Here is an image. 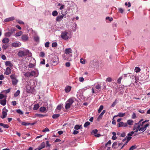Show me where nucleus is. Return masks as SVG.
I'll list each match as a JSON object with an SVG mask.
<instances>
[{"label": "nucleus", "mask_w": 150, "mask_h": 150, "mask_svg": "<svg viewBox=\"0 0 150 150\" xmlns=\"http://www.w3.org/2000/svg\"><path fill=\"white\" fill-rule=\"evenodd\" d=\"M59 59L58 57L55 56L52 59L51 61V63L52 64V65L55 66L58 63Z\"/></svg>", "instance_id": "nucleus-9"}, {"label": "nucleus", "mask_w": 150, "mask_h": 150, "mask_svg": "<svg viewBox=\"0 0 150 150\" xmlns=\"http://www.w3.org/2000/svg\"><path fill=\"white\" fill-rule=\"evenodd\" d=\"M72 51V50L70 48L65 49L64 50L65 53L63 56L64 59L68 61L71 60Z\"/></svg>", "instance_id": "nucleus-2"}, {"label": "nucleus", "mask_w": 150, "mask_h": 150, "mask_svg": "<svg viewBox=\"0 0 150 150\" xmlns=\"http://www.w3.org/2000/svg\"><path fill=\"white\" fill-rule=\"evenodd\" d=\"M136 148V146L135 145L132 146L129 149L130 150H133L134 149H135Z\"/></svg>", "instance_id": "nucleus-55"}, {"label": "nucleus", "mask_w": 150, "mask_h": 150, "mask_svg": "<svg viewBox=\"0 0 150 150\" xmlns=\"http://www.w3.org/2000/svg\"><path fill=\"white\" fill-rule=\"evenodd\" d=\"M16 111L18 113L21 115H22L23 114L22 111L20 109L17 110Z\"/></svg>", "instance_id": "nucleus-53"}, {"label": "nucleus", "mask_w": 150, "mask_h": 150, "mask_svg": "<svg viewBox=\"0 0 150 150\" xmlns=\"http://www.w3.org/2000/svg\"><path fill=\"white\" fill-rule=\"evenodd\" d=\"M61 37L64 40H67L71 38V36L69 34H68L67 30L62 31L61 33Z\"/></svg>", "instance_id": "nucleus-5"}, {"label": "nucleus", "mask_w": 150, "mask_h": 150, "mask_svg": "<svg viewBox=\"0 0 150 150\" xmlns=\"http://www.w3.org/2000/svg\"><path fill=\"white\" fill-rule=\"evenodd\" d=\"M79 80L80 82H83L84 81V78L82 77H80L79 78Z\"/></svg>", "instance_id": "nucleus-64"}, {"label": "nucleus", "mask_w": 150, "mask_h": 150, "mask_svg": "<svg viewBox=\"0 0 150 150\" xmlns=\"http://www.w3.org/2000/svg\"><path fill=\"white\" fill-rule=\"evenodd\" d=\"M34 39L36 42H38L39 41L40 38L38 36L36 35L34 37Z\"/></svg>", "instance_id": "nucleus-27"}, {"label": "nucleus", "mask_w": 150, "mask_h": 150, "mask_svg": "<svg viewBox=\"0 0 150 150\" xmlns=\"http://www.w3.org/2000/svg\"><path fill=\"white\" fill-rule=\"evenodd\" d=\"M47 115H43L39 114H36L35 115L34 117H38L40 118L43 117L45 116H47Z\"/></svg>", "instance_id": "nucleus-16"}, {"label": "nucleus", "mask_w": 150, "mask_h": 150, "mask_svg": "<svg viewBox=\"0 0 150 150\" xmlns=\"http://www.w3.org/2000/svg\"><path fill=\"white\" fill-rule=\"evenodd\" d=\"M9 41V39L7 38H4L2 40V42L4 43L7 44Z\"/></svg>", "instance_id": "nucleus-20"}, {"label": "nucleus", "mask_w": 150, "mask_h": 150, "mask_svg": "<svg viewBox=\"0 0 150 150\" xmlns=\"http://www.w3.org/2000/svg\"><path fill=\"white\" fill-rule=\"evenodd\" d=\"M134 132H135V131L134 132L132 131V132H130L128 134H127L128 137H126V138H127V141H126V142H125V143L122 146L121 148V149H122L125 145H126L127 144L131 139L132 137H130L132 136Z\"/></svg>", "instance_id": "nucleus-7"}, {"label": "nucleus", "mask_w": 150, "mask_h": 150, "mask_svg": "<svg viewBox=\"0 0 150 150\" xmlns=\"http://www.w3.org/2000/svg\"><path fill=\"white\" fill-rule=\"evenodd\" d=\"M8 45L7 44L3 45H2V48L4 50H6L8 48Z\"/></svg>", "instance_id": "nucleus-36"}, {"label": "nucleus", "mask_w": 150, "mask_h": 150, "mask_svg": "<svg viewBox=\"0 0 150 150\" xmlns=\"http://www.w3.org/2000/svg\"><path fill=\"white\" fill-rule=\"evenodd\" d=\"M20 91L19 90H17L14 94V97H16L18 96L20 94Z\"/></svg>", "instance_id": "nucleus-39"}, {"label": "nucleus", "mask_w": 150, "mask_h": 150, "mask_svg": "<svg viewBox=\"0 0 150 150\" xmlns=\"http://www.w3.org/2000/svg\"><path fill=\"white\" fill-rule=\"evenodd\" d=\"M90 124V123L89 122H86L84 125V127H86L88 126Z\"/></svg>", "instance_id": "nucleus-49"}, {"label": "nucleus", "mask_w": 150, "mask_h": 150, "mask_svg": "<svg viewBox=\"0 0 150 150\" xmlns=\"http://www.w3.org/2000/svg\"><path fill=\"white\" fill-rule=\"evenodd\" d=\"M16 31L15 28L11 29V32H8L5 33L4 36L6 37H10L11 35Z\"/></svg>", "instance_id": "nucleus-10"}, {"label": "nucleus", "mask_w": 150, "mask_h": 150, "mask_svg": "<svg viewBox=\"0 0 150 150\" xmlns=\"http://www.w3.org/2000/svg\"><path fill=\"white\" fill-rule=\"evenodd\" d=\"M112 81V79L110 77L106 79V81L108 82H110Z\"/></svg>", "instance_id": "nucleus-63"}, {"label": "nucleus", "mask_w": 150, "mask_h": 150, "mask_svg": "<svg viewBox=\"0 0 150 150\" xmlns=\"http://www.w3.org/2000/svg\"><path fill=\"white\" fill-rule=\"evenodd\" d=\"M15 19V18L13 16L8 18H6L4 20L5 22H8L13 21Z\"/></svg>", "instance_id": "nucleus-17"}, {"label": "nucleus", "mask_w": 150, "mask_h": 150, "mask_svg": "<svg viewBox=\"0 0 150 150\" xmlns=\"http://www.w3.org/2000/svg\"><path fill=\"white\" fill-rule=\"evenodd\" d=\"M29 51L27 49H24L23 50H20L18 53L19 57H22L28 55L30 53Z\"/></svg>", "instance_id": "nucleus-6"}, {"label": "nucleus", "mask_w": 150, "mask_h": 150, "mask_svg": "<svg viewBox=\"0 0 150 150\" xmlns=\"http://www.w3.org/2000/svg\"><path fill=\"white\" fill-rule=\"evenodd\" d=\"M10 89L9 88L6 90L3 91L2 92H3V93L6 94V93H9L10 92Z\"/></svg>", "instance_id": "nucleus-44"}, {"label": "nucleus", "mask_w": 150, "mask_h": 150, "mask_svg": "<svg viewBox=\"0 0 150 150\" xmlns=\"http://www.w3.org/2000/svg\"><path fill=\"white\" fill-rule=\"evenodd\" d=\"M57 43L56 42H53L52 43V47H55L57 46Z\"/></svg>", "instance_id": "nucleus-59"}, {"label": "nucleus", "mask_w": 150, "mask_h": 150, "mask_svg": "<svg viewBox=\"0 0 150 150\" xmlns=\"http://www.w3.org/2000/svg\"><path fill=\"white\" fill-rule=\"evenodd\" d=\"M143 119L141 120L138 122L135 123L133 127V130L135 132H137L138 131H142V132L145 131L147 127H149L150 125L149 123L145 124L149 121V120H146L143 121Z\"/></svg>", "instance_id": "nucleus-1"}, {"label": "nucleus", "mask_w": 150, "mask_h": 150, "mask_svg": "<svg viewBox=\"0 0 150 150\" xmlns=\"http://www.w3.org/2000/svg\"><path fill=\"white\" fill-rule=\"evenodd\" d=\"M39 110L41 112H44L47 111L46 108L45 107H41L39 109Z\"/></svg>", "instance_id": "nucleus-22"}, {"label": "nucleus", "mask_w": 150, "mask_h": 150, "mask_svg": "<svg viewBox=\"0 0 150 150\" xmlns=\"http://www.w3.org/2000/svg\"><path fill=\"white\" fill-rule=\"evenodd\" d=\"M21 43L20 42H13L11 44V46L13 47H19L21 46Z\"/></svg>", "instance_id": "nucleus-13"}, {"label": "nucleus", "mask_w": 150, "mask_h": 150, "mask_svg": "<svg viewBox=\"0 0 150 150\" xmlns=\"http://www.w3.org/2000/svg\"><path fill=\"white\" fill-rule=\"evenodd\" d=\"M31 76H36L37 75H36V72L35 71H32L30 72Z\"/></svg>", "instance_id": "nucleus-41"}, {"label": "nucleus", "mask_w": 150, "mask_h": 150, "mask_svg": "<svg viewBox=\"0 0 150 150\" xmlns=\"http://www.w3.org/2000/svg\"><path fill=\"white\" fill-rule=\"evenodd\" d=\"M81 127V125H76L74 127V129L76 130H78L80 129Z\"/></svg>", "instance_id": "nucleus-46"}, {"label": "nucleus", "mask_w": 150, "mask_h": 150, "mask_svg": "<svg viewBox=\"0 0 150 150\" xmlns=\"http://www.w3.org/2000/svg\"><path fill=\"white\" fill-rule=\"evenodd\" d=\"M52 15L54 16H56L58 15V12L57 11H54L52 13Z\"/></svg>", "instance_id": "nucleus-38"}, {"label": "nucleus", "mask_w": 150, "mask_h": 150, "mask_svg": "<svg viewBox=\"0 0 150 150\" xmlns=\"http://www.w3.org/2000/svg\"><path fill=\"white\" fill-rule=\"evenodd\" d=\"M35 85V83L33 80H30L28 81L26 87L27 92L28 93L31 92V90L34 88L33 86Z\"/></svg>", "instance_id": "nucleus-3"}, {"label": "nucleus", "mask_w": 150, "mask_h": 150, "mask_svg": "<svg viewBox=\"0 0 150 150\" xmlns=\"http://www.w3.org/2000/svg\"><path fill=\"white\" fill-rule=\"evenodd\" d=\"M60 116V115L59 114H55L53 115L52 117L53 119H56Z\"/></svg>", "instance_id": "nucleus-37"}, {"label": "nucleus", "mask_w": 150, "mask_h": 150, "mask_svg": "<svg viewBox=\"0 0 150 150\" xmlns=\"http://www.w3.org/2000/svg\"><path fill=\"white\" fill-rule=\"evenodd\" d=\"M105 19L106 20H108L110 22H111L113 20V18H110L109 17H107Z\"/></svg>", "instance_id": "nucleus-50"}, {"label": "nucleus", "mask_w": 150, "mask_h": 150, "mask_svg": "<svg viewBox=\"0 0 150 150\" xmlns=\"http://www.w3.org/2000/svg\"><path fill=\"white\" fill-rule=\"evenodd\" d=\"M105 110H104L101 113L100 115H99L98 117V119H100L102 118L103 114L105 113Z\"/></svg>", "instance_id": "nucleus-30"}, {"label": "nucleus", "mask_w": 150, "mask_h": 150, "mask_svg": "<svg viewBox=\"0 0 150 150\" xmlns=\"http://www.w3.org/2000/svg\"><path fill=\"white\" fill-rule=\"evenodd\" d=\"M125 115V113H122V112H120L119 113H118V115H117L115 116H114V117H116L117 116H119L120 117H123Z\"/></svg>", "instance_id": "nucleus-28"}, {"label": "nucleus", "mask_w": 150, "mask_h": 150, "mask_svg": "<svg viewBox=\"0 0 150 150\" xmlns=\"http://www.w3.org/2000/svg\"><path fill=\"white\" fill-rule=\"evenodd\" d=\"M103 106L102 105H101L100 106V107L98 110V113H100L102 110L103 109Z\"/></svg>", "instance_id": "nucleus-43"}, {"label": "nucleus", "mask_w": 150, "mask_h": 150, "mask_svg": "<svg viewBox=\"0 0 150 150\" xmlns=\"http://www.w3.org/2000/svg\"><path fill=\"white\" fill-rule=\"evenodd\" d=\"M127 126V123H125L123 122H120L119 123V127H125Z\"/></svg>", "instance_id": "nucleus-18"}, {"label": "nucleus", "mask_w": 150, "mask_h": 150, "mask_svg": "<svg viewBox=\"0 0 150 150\" xmlns=\"http://www.w3.org/2000/svg\"><path fill=\"white\" fill-rule=\"evenodd\" d=\"M45 54L44 52H41L40 53V56L41 57H44L45 56Z\"/></svg>", "instance_id": "nucleus-56"}, {"label": "nucleus", "mask_w": 150, "mask_h": 150, "mask_svg": "<svg viewBox=\"0 0 150 150\" xmlns=\"http://www.w3.org/2000/svg\"><path fill=\"white\" fill-rule=\"evenodd\" d=\"M71 87L69 86H67L65 88V92L66 93L69 92L71 90Z\"/></svg>", "instance_id": "nucleus-19"}, {"label": "nucleus", "mask_w": 150, "mask_h": 150, "mask_svg": "<svg viewBox=\"0 0 150 150\" xmlns=\"http://www.w3.org/2000/svg\"><path fill=\"white\" fill-rule=\"evenodd\" d=\"M77 25L76 23H74L73 24L72 26V29L73 31H75L76 30Z\"/></svg>", "instance_id": "nucleus-23"}, {"label": "nucleus", "mask_w": 150, "mask_h": 150, "mask_svg": "<svg viewBox=\"0 0 150 150\" xmlns=\"http://www.w3.org/2000/svg\"><path fill=\"white\" fill-rule=\"evenodd\" d=\"M62 108V106L61 105H58L57 108V109L60 110H61Z\"/></svg>", "instance_id": "nucleus-61"}, {"label": "nucleus", "mask_w": 150, "mask_h": 150, "mask_svg": "<svg viewBox=\"0 0 150 150\" xmlns=\"http://www.w3.org/2000/svg\"><path fill=\"white\" fill-rule=\"evenodd\" d=\"M24 76L27 77H31L30 73V72H28L25 73L24 74Z\"/></svg>", "instance_id": "nucleus-42"}, {"label": "nucleus", "mask_w": 150, "mask_h": 150, "mask_svg": "<svg viewBox=\"0 0 150 150\" xmlns=\"http://www.w3.org/2000/svg\"><path fill=\"white\" fill-rule=\"evenodd\" d=\"M118 10L119 12L121 13H122L124 11L123 9L122 8H119Z\"/></svg>", "instance_id": "nucleus-57"}, {"label": "nucleus", "mask_w": 150, "mask_h": 150, "mask_svg": "<svg viewBox=\"0 0 150 150\" xmlns=\"http://www.w3.org/2000/svg\"><path fill=\"white\" fill-rule=\"evenodd\" d=\"M4 108L3 109L2 114V116H1V117L2 119H4L5 118L7 115V112L8 111L7 109H5L4 111Z\"/></svg>", "instance_id": "nucleus-12"}, {"label": "nucleus", "mask_w": 150, "mask_h": 150, "mask_svg": "<svg viewBox=\"0 0 150 150\" xmlns=\"http://www.w3.org/2000/svg\"><path fill=\"white\" fill-rule=\"evenodd\" d=\"M101 85H102V83H97L95 85L96 88L98 89H101Z\"/></svg>", "instance_id": "nucleus-25"}, {"label": "nucleus", "mask_w": 150, "mask_h": 150, "mask_svg": "<svg viewBox=\"0 0 150 150\" xmlns=\"http://www.w3.org/2000/svg\"><path fill=\"white\" fill-rule=\"evenodd\" d=\"M16 21L18 23L20 24H24V22L20 20H17Z\"/></svg>", "instance_id": "nucleus-58"}, {"label": "nucleus", "mask_w": 150, "mask_h": 150, "mask_svg": "<svg viewBox=\"0 0 150 150\" xmlns=\"http://www.w3.org/2000/svg\"><path fill=\"white\" fill-rule=\"evenodd\" d=\"M73 102L74 100L72 99H69L66 103L65 106L66 109H68L69 108Z\"/></svg>", "instance_id": "nucleus-8"}, {"label": "nucleus", "mask_w": 150, "mask_h": 150, "mask_svg": "<svg viewBox=\"0 0 150 150\" xmlns=\"http://www.w3.org/2000/svg\"><path fill=\"white\" fill-rule=\"evenodd\" d=\"M67 13H66L65 14H63L62 13V12H61L62 15L57 16L56 18V21L57 22H60L63 19L64 16H65Z\"/></svg>", "instance_id": "nucleus-11"}, {"label": "nucleus", "mask_w": 150, "mask_h": 150, "mask_svg": "<svg viewBox=\"0 0 150 150\" xmlns=\"http://www.w3.org/2000/svg\"><path fill=\"white\" fill-rule=\"evenodd\" d=\"M118 146L116 142L114 143L112 145V147L113 148H116Z\"/></svg>", "instance_id": "nucleus-45"}, {"label": "nucleus", "mask_w": 150, "mask_h": 150, "mask_svg": "<svg viewBox=\"0 0 150 150\" xmlns=\"http://www.w3.org/2000/svg\"><path fill=\"white\" fill-rule=\"evenodd\" d=\"M30 123L29 122H22L21 124L23 125L26 126L30 125Z\"/></svg>", "instance_id": "nucleus-48"}, {"label": "nucleus", "mask_w": 150, "mask_h": 150, "mask_svg": "<svg viewBox=\"0 0 150 150\" xmlns=\"http://www.w3.org/2000/svg\"><path fill=\"white\" fill-rule=\"evenodd\" d=\"M22 33L23 32L22 31H19V32L16 33L15 36L16 37L20 36L22 34Z\"/></svg>", "instance_id": "nucleus-29"}, {"label": "nucleus", "mask_w": 150, "mask_h": 150, "mask_svg": "<svg viewBox=\"0 0 150 150\" xmlns=\"http://www.w3.org/2000/svg\"><path fill=\"white\" fill-rule=\"evenodd\" d=\"M122 78V76H121L117 80V82L119 84H121V81Z\"/></svg>", "instance_id": "nucleus-51"}, {"label": "nucleus", "mask_w": 150, "mask_h": 150, "mask_svg": "<svg viewBox=\"0 0 150 150\" xmlns=\"http://www.w3.org/2000/svg\"><path fill=\"white\" fill-rule=\"evenodd\" d=\"M140 69L138 67H136L134 69V71L136 73H138L140 71Z\"/></svg>", "instance_id": "nucleus-40"}, {"label": "nucleus", "mask_w": 150, "mask_h": 150, "mask_svg": "<svg viewBox=\"0 0 150 150\" xmlns=\"http://www.w3.org/2000/svg\"><path fill=\"white\" fill-rule=\"evenodd\" d=\"M64 4H62V5H61L59 9L60 10H62L64 8Z\"/></svg>", "instance_id": "nucleus-62"}, {"label": "nucleus", "mask_w": 150, "mask_h": 150, "mask_svg": "<svg viewBox=\"0 0 150 150\" xmlns=\"http://www.w3.org/2000/svg\"><path fill=\"white\" fill-rule=\"evenodd\" d=\"M5 64L6 66L10 67H12L13 66V64L9 61H6L5 63Z\"/></svg>", "instance_id": "nucleus-24"}, {"label": "nucleus", "mask_w": 150, "mask_h": 150, "mask_svg": "<svg viewBox=\"0 0 150 150\" xmlns=\"http://www.w3.org/2000/svg\"><path fill=\"white\" fill-rule=\"evenodd\" d=\"M80 62L83 64H85V61L83 59H80Z\"/></svg>", "instance_id": "nucleus-60"}, {"label": "nucleus", "mask_w": 150, "mask_h": 150, "mask_svg": "<svg viewBox=\"0 0 150 150\" xmlns=\"http://www.w3.org/2000/svg\"><path fill=\"white\" fill-rule=\"evenodd\" d=\"M10 78L11 79L12 84L13 86L16 85L18 81L16 76L14 74H12L10 76Z\"/></svg>", "instance_id": "nucleus-4"}, {"label": "nucleus", "mask_w": 150, "mask_h": 150, "mask_svg": "<svg viewBox=\"0 0 150 150\" xmlns=\"http://www.w3.org/2000/svg\"><path fill=\"white\" fill-rule=\"evenodd\" d=\"M136 114L134 112H133L132 116V119H135L136 118Z\"/></svg>", "instance_id": "nucleus-54"}, {"label": "nucleus", "mask_w": 150, "mask_h": 150, "mask_svg": "<svg viewBox=\"0 0 150 150\" xmlns=\"http://www.w3.org/2000/svg\"><path fill=\"white\" fill-rule=\"evenodd\" d=\"M11 69L9 67L6 68V71L4 72V74L6 75H8L11 74Z\"/></svg>", "instance_id": "nucleus-15"}, {"label": "nucleus", "mask_w": 150, "mask_h": 150, "mask_svg": "<svg viewBox=\"0 0 150 150\" xmlns=\"http://www.w3.org/2000/svg\"><path fill=\"white\" fill-rule=\"evenodd\" d=\"M118 101V100L117 99H116L114 101L113 103L111 105V107H114L116 104L117 103V102Z\"/></svg>", "instance_id": "nucleus-34"}, {"label": "nucleus", "mask_w": 150, "mask_h": 150, "mask_svg": "<svg viewBox=\"0 0 150 150\" xmlns=\"http://www.w3.org/2000/svg\"><path fill=\"white\" fill-rule=\"evenodd\" d=\"M101 83H102V86H101V88L103 89H105L106 88V84L105 82H102Z\"/></svg>", "instance_id": "nucleus-47"}, {"label": "nucleus", "mask_w": 150, "mask_h": 150, "mask_svg": "<svg viewBox=\"0 0 150 150\" xmlns=\"http://www.w3.org/2000/svg\"><path fill=\"white\" fill-rule=\"evenodd\" d=\"M0 125L5 128H8L9 127V126L7 125L4 124L2 123H0Z\"/></svg>", "instance_id": "nucleus-35"}, {"label": "nucleus", "mask_w": 150, "mask_h": 150, "mask_svg": "<svg viewBox=\"0 0 150 150\" xmlns=\"http://www.w3.org/2000/svg\"><path fill=\"white\" fill-rule=\"evenodd\" d=\"M45 143L44 142H43L41 143L40 146H39V147L41 149L44 148L45 147Z\"/></svg>", "instance_id": "nucleus-33"}, {"label": "nucleus", "mask_w": 150, "mask_h": 150, "mask_svg": "<svg viewBox=\"0 0 150 150\" xmlns=\"http://www.w3.org/2000/svg\"><path fill=\"white\" fill-rule=\"evenodd\" d=\"M6 99H2L0 100V104L3 105L4 106L6 105Z\"/></svg>", "instance_id": "nucleus-21"}, {"label": "nucleus", "mask_w": 150, "mask_h": 150, "mask_svg": "<svg viewBox=\"0 0 150 150\" xmlns=\"http://www.w3.org/2000/svg\"><path fill=\"white\" fill-rule=\"evenodd\" d=\"M40 107L39 105L38 104H35L33 107V110H38Z\"/></svg>", "instance_id": "nucleus-31"}, {"label": "nucleus", "mask_w": 150, "mask_h": 150, "mask_svg": "<svg viewBox=\"0 0 150 150\" xmlns=\"http://www.w3.org/2000/svg\"><path fill=\"white\" fill-rule=\"evenodd\" d=\"M35 66V65L34 64H32V63H29V64L28 65V66L29 68H32L34 67Z\"/></svg>", "instance_id": "nucleus-52"}, {"label": "nucleus", "mask_w": 150, "mask_h": 150, "mask_svg": "<svg viewBox=\"0 0 150 150\" xmlns=\"http://www.w3.org/2000/svg\"><path fill=\"white\" fill-rule=\"evenodd\" d=\"M21 39L24 42L28 40V35L26 34L23 35L21 37Z\"/></svg>", "instance_id": "nucleus-14"}, {"label": "nucleus", "mask_w": 150, "mask_h": 150, "mask_svg": "<svg viewBox=\"0 0 150 150\" xmlns=\"http://www.w3.org/2000/svg\"><path fill=\"white\" fill-rule=\"evenodd\" d=\"M127 125L128 124L129 125H133L134 121L132 120H128L127 122Z\"/></svg>", "instance_id": "nucleus-26"}, {"label": "nucleus", "mask_w": 150, "mask_h": 150, "mask_svg": "<svg viewBox=\"0 0 150 150\" xmlns=\"http://www.w3.org/2000/svg\"><path fill=\"white\" fill-rule=\"evenodd\" d=\"M113 136L112 137V139L113 140H115L117 139V137H116V133L115 132H112V133Z\"/></svg>", "instance_id": "nucleus-32"}]
</instances>
